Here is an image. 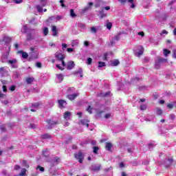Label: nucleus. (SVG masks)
<instances>
[{
    "label": "nucleus",
    "mask_w": 176,
    "mask_h": 176,
    "mask_svg": "<svg viewBox=\"0 0 176 176\" xmlns=\"http://www.w3.org/2000/svg\"><path fill=\"white\" fill-rule=\"evenodd\" d=\"M105 148L107 151H109V152H111V148H112V143L111 142L106 143Z\"/></svg>",
    "instance_id": "22"
},
{
    "label": "nucleus",
    "mask_w": 176,
    "mask_h": 176,
    "mask_svg": "<svg viewBox=\"0 0 176 176\" xmlns=\"http://www.w3.org/2000/svg\"><path fill=\"white\" fill-rule=\"evenodd\" d=\"M138 82H140V78L139 77L133 78L131 80V85H135V84L138 83Z\"/></svg>",
    "instance_id": "18"
},
{
    "label": "nucleus",
    "mask_w": 176,
    "mask_h": 176,
    "mask_svg": "<svg viewBox=\"0 0 176 176\" xmlns=\"http://www.w3.org/2000/svg\"><path fill=\"white\" fill-rule=\"evenodd\" d=\"M8 90H10V91H14V90H16V86L12 85L8 88Z\"/></svg>",
    "instance_id": "47"
},
{
    "label": "nucleus",
    "mask_w": 176,
    "mask_h": 176,
    "mask_svg": "<svg viewBox=\"0 0 176 176\" xmlns=\"http://www.w3.org/2000/svg\"><path fill=\"white\" fill-rule=\"evenodd\" d=\"M23 32H28V27H27V25H25L22 28Z\"/></svg>",
    "instance_id": "41"
},
{
    "label": "nucleus",
    "mask_w": 176,
    "mask_h": 176,
    "mask_svg": "<svg viewBox=\"0 0 176 176\" xmlns=\"http://www.w3.org/2000/svg\"><path fill=\"white\" fill-rule=\"evenodd\" d=\"M91 32H94V34H96L97 32V29L94 27L91 28Z\"/></svg>",
    "instance_id": "53"
},
{
    "label": "nucleus",
    "mask_w": 176,
    "mask_h": 176,
    "mask_svg": "<svg viewBox=\"0 0 176 176\" xmlns=\"http://www.w3.org/2000/svg\"><path fill=\"white\" fill-rule=\"evenodd\" d=\"M172 53H173L172 57H173V58H176V49H174V50L172 51Z\"/></svg>",
    "instance_id": "50"
},
{
    "label": "nucleus",
    "mask_w": 176,
    "mask_h": 176,
    "mask_svg": "<svg viewBox=\"0 0 176 176\" xmlns=\"http://www.w3.org/2000/svg\"><path fill=\"white\" fill-rule=\"evenodd\" d=\"M71 112L69 111H66L64 113V119H65V120H69L71 119Z\"/></svg>",
    "instance_id": "14"
},
{
    "label": "nucleus",
    "mask_w": 176,
    "mask_h": 176,
    "mask_svg": "<svg viewBox=\"0 0 176 176\" xmlns=\"http://www.w3.org/2000/svg\"><path fill=\"white\" fill-rule=\"evenodd\" d=\"M168 54H171V51L167 49H164V55L165 56V57H168Z\"/></svg>",
    "instance_id": "27"
},
{
    "label": "nucleus",
    "mask_w": 176,
    "mask_h": 176,
    "mask_svg": "<svg viewBox=\"0 0 176 176\" xmlns=\"http://www.w3.org/2000/svg\"><path fill=\"white\" fill-rule=\"evenodd\" d=\"M78 96H79V94H78V93L74 94H68L67 98H68V100H70V101H72V100H75V98H76V97H78Z\"/></svg>",
    "instance_id": "12"
},
{
    "label": "nucleus",
    "mask_w": 176,
    "mask_h": 176,
    "mask_svg": "<svg viewBox=\"0 0 176 176\" xmlns=\"http://www.w3.org/2000/svg\"><path fill=\"white\" fill-rule=\"evenodd\" d=\"M41 6H46L47 1L46 0H39Z\"/></svg>",
    "instance_id": "36"
},
{
    "label": "nucleus",
    "mask_w": 176,
    "mask_h": 176,
    "mask_svg": "<svg viewBox=\"0 0 176 176\" xmlns=\"http://www.w3.org/2000/svg\"><path fill=\"white\" fill-rule=\"evenodd\" d=\"M0 42H6V43H9V42H10V37L4 36L2 40H0Z\"/></svg>",
    "instance_id": "16"
},
{
    "label": "nucleus",
    "mask_w": 176,
    "mask_h": 176,
    "mask_svg": "<svg viewBox=\"0 0 176 176\" xmlns=\"http://www.w3.org/2000/svg\"><path fill=\"white\" fill-rule=\"evenodd\" d=\"M54 163H60V158L56 157L54 159Z\"/></svg>",
    "instance_id": "52"
},
{
    "label": "nucleus",
    "mask_w": 176,
    "mask_h": 176,
    "mask_svg": "<svg viewBox=\"0 0 176 176\" xmlns=\"http://www.w3.org/2000/svg\"><path fill=\"white\" fill-rule=\"evenodd\" d=\"M52 31L53 36H57V35L58 34V30H57V28L56 26H52Z\"/></svg>",
    "instance_id": "13"
},
{
    "label": "nucleus",
    "mask_w": 176,
    "mask_h": 176,
    "mask_svg": "<svg viewBox=\"0 0 176 176\" xmlns=\"http://www.w3.org/2000/svg\"><path fill=\"white\" fill-rule=\"evenodd\" d=\"M70 16L72 17H76V14H75V12L72 9L70 10Z\"/></svg>",
    "instance_id": "44"
},
{
    "label": "nucleus",
    "mask_w": 176,
    "mask_h": 176,
    "mask_svg": "<svg viewBox=\"0 0 176 176\" xmlns=\"http://www.w3.org/2000/svg\"><path fill=\"white\" fill-rule=\"evenodd\" d=\"M171 164H173V159L172 158H170V159H168L165 161V163H164V166L166 168H168V167H170V166H171Z\"/></svg>",
    "instance_id": "10"
},
{
    "label": "nucleus",
    "mask_w": 176,
    "mask_h": 176,
    "mask_svg": "<svg viewBox=\"0 0 176 176\" xmlns=\"http://www.w3.org/2000/svg\"><path fill=\"white\" fill-rule=\"evenodd\" d=\"M14 3H21L23 0H14Z\"/></svg>",
    "instance_id": "61"
},
{
    "label": "nucleus",
    "mask_w": 176,
    "mask_h": 176,
    "mask_svg": "<svg viewBox=\"0 0 176 176\" xmlns=\"http://www.w3.org/2000/svg\"><path fill=\"white\" fill-rule=\"evenodd\" d=\"M97 15L98 16V17H100V19H104V18L107 17V14H105L104 12L103 9L100 11H98L97 13Z\"/></svg>",
    "instance_id": "11"
},
{
    "label": "nucleus",
    "mask_w": 176,
    "mask_h": 176,
    "mask_svg": "<svg viewBox=\"0 0 176 176\" xmlns=\"http://www.w3.org/2000/svg\"><path fill=\"white\" fill-rule=\"evenodd\" d=\"M43 156H44V157H47V156H49V150H47V148L43 151Z\"/></svg>",
    "instance_id": "28"
},
{
    "label": "nucleus",
    "mask_w": 176,
    "mask_h": 176,
    "mask_svg": "<svg viewBox=\"0 0 176 176\" xmlns=\"http://www.w3.org/2000/svg\"><path fill=\"white\" fill-rule=\"evenodd\" d=\"M41 138H43V140H46V138H50V136L49 135V134H44L41 135Z\"/></svg>",
    "instance_id": "46"
},
{
    "label": "nucleus",
    "mask_w": 176,
    "mask_h": 176,
    "mask_svg": "<svg viewBox=\"0 0 176 176\" xmlns=\"http://www.w3.org/2000/svg\"><path fill=\"white\" fill-rule=\"evenodd\" d=\"M104 118L105 119H109V118H111V113H106Z\"/></svg>",
    "instance_id": "60"
},
{
    "label": "nucleus",
    "mask_w": 176,
    "mask_h": 176,
    "mask_svg": "<svg viewBox=\"0 0 176 176\" xmlns=\"http://www.w3.org/2000/svg\"><path fill=\"white\" fill-rule=\"evenodd\" d=\"M134 54L136 57H140L144 54V47L138 46L134 50Z\"/></svg>",
    "instance_id": "2"
},
{
    "label": "nucleus",
    "mask_w": 176,
    "mask_h": 176,
    "mask_svg": "<svg viewBox=\"0 0 176 176\" xmlns=\"http://www.w3.org/2000/svg\"><path fill=\"white\" fill-rule=\"evenodd\" d=\"M56 58L59 61H60L63 67H65V62H64V58H65V56L61 53H58L56 54Z\"/></svg>",
    "instance_id": "5"
},
{
    "label": "nucleus",
    "mask_w": 176,
    "mask_h": 176,
    "mask_svg": "<svg viewBox=\"0 0 176 176\" xmlns=\"http://www.w3.org/2000/svg\"><path fill=\"white\" fill-rule=\"evenodd\" d=\"M30 32H31V34L34 36V38H35V35H38V30L35 29L31 30Z\"/></svg>",
    "instance_id": "30"
},
{
    "label": "nucleus",
    "mask_w": 176,
    "mask_h": 176,
    "mask_svg": "<svg viewBox=\"0 0 176 176\" xmlns=\"http://www.w3.org/2000/svg\"><path fill=\"white\" fill-rule=\"evenodd\" d=\"M105 65H106L105 63L100 61V62H98V67L102 68L103 67H105Z\"/></svg>",
    "instance_id": "35"
},
{
    "label": "nucleus",
    "mask_w": 176,
    "mask_h": 176,
    "mask_svg": "<svg viewBox=\"0 0 176 176\" xmlns=\"http://www.w3.org/2000/svg\"><path fill=\"white\" fill-rule=\"evenodd\" d=\"M36 66L37 67V68H42V63L38 62L36 63Z\"/></svg>",
    "instance_id": "56"
},
{
    "label": "nucleus",
    "mask_w": 176,
    "mask_h": 176,
    "mask_svg": "<svg viewBox=\"0 0 176 176\" xmlns=\"http://www.w3.org/2000/svg\"><path fill=\"white\" fill-rule=\"evenodd\" d=\"M164 63H167V59L157 56L155 58V68L159 69V68H160V64H164Z\"/></svg>",
    "instance_id": "1"
},
{
    "label": "nucleus",
    "mask_w": 176,
    "mask_h": 176,
    "mask_svg": "<svg viewBox=\"0 0 176 176\" xmlns=\"http://www.w3.org/2000/svg\"><path fill=\"white\" fill-rule=\"evenodd\" d=\"M3 91L4 93H6V91H8V88L6 87V85H3Z\"/></svg>",
    "instance_id": "57"
},
{
    "label": "nucleus",
    "mask_w": 176,
    "mask_h": 176,
    "mask_svg": "<svg viewBox=\"0 0 176 176\" xmlns=\"http://www.w3.org/2000/svg\"><path fill=\"white\" fill-rule=\"evenodd\" d=\"M147 106L146 104H140V111H145L146 110Z\"/></svg>",
    "instance_id": "38"
},
{
    "label": "nucleus",
    "mask_w": 176,
    "mask_h": 176,
    "mask_svg": "<svg viewBox=\"0 0 176 176\" xmlns=\"http://www.w3.org/2000/svg\"><path fill=\"white\" fill-rule=\"evenodd\" d=\"M36 169L40 170V171H41V173H43V171H45V168L41 166H38Z\"/></svg>",
    "instance_id": "49"
},
{
    "label": "nucleus",
    "mask_w": 176,
    "mask_h": 176,
    "mask_svg": "<svg viewBox=\"0 0 176 176\" xmlns=\"http://www.w3.org/2000/svg\"><path fill=\"white\" fill-rule=\"evenodd\" d=\"M67 52H68V53H72V52H74V48H67Z\"/></svg>",
    "instance_id": "62"
},
{
    "label": "nucleus",
    "mask_w": 176,
    "mask_h": 176,
    "mask_svg": "<svg viewBox=\"0 0 176 176\" xmlns=\"http://www.w3.org/2000/svg\"><path fill=\"white\" fill-rule=\"evenodd\" d=\"M58 107L60 109H63V108H65V107H67V101L64 100H58Z\"/></svg>",
    "instance_id": "7"
},
{
    "label": "nucleus",
    "mask_w": 176,
    "mask_h": 176,
    "mask_svg": "<svg viewBox=\"0 0 176 176\" xmlns=\"http://www.w3.org/2000/svg\"><path fill=\"white\" fill-rule=\"evenodd\" d=\"M119 166L120 168H123L124 167V163L120 162Z\"/></svg>",
    "instance_id": "63"
},
{
    "label": "nucleus",
    "mask_w": 176,
    "mask_h": 176,
    "mask_svg": "<svg viewBox=\"0 0 176 176\" xmlns=\"http://www.w3.org/2000/svg\"><path fill=\"white\" fill-rule=\"evenodd\" d=\"M110 95H111V92L110 91H108V92H106V93L101 92L100 94V97H109Z\"/></svg>",
    "instance_id": "24"
},
{
    "label": "nucleus",
    "mask_w": 176,
    "mask_h": 176,
    "mask_svg": "<svg viewBox=\"0 0 176 176\" xmlns=\"http://www.w3.org/2000/svg\"><path fill=\"white\" fill-rule=\"evenodd\" d=\"M56 68H58L60 71H64V68L60 66V65H56Z\"/></svg>",
    "instance_id": "58"
},
{
    "label": "nucleus",
    "mask_w": 176,
    "mask_h": 176,
    "mask_svg": "<svg viewBox=\"0 0 176 176\" xmlns=\"http://www.w3.org/2000/svg\"><path fill=\"white\" fill-rule=\"evenodd\" d=\"M30 51L31 52L30 53L29 59L36 60V58H38V56L39 55V54H38V52H34V47H31Z\"/></svg>",
    "instance_id": "3"
},
{
    "label": "nucleus",
    "mask_w": 176,
    "mask_h": 176,
    "mask_svg": "<svg viewBox=\"0 0 176 176\" xmlns=\"http://www.w3.org/2000/svg\"><path fill=\"white\" fill-rule=\"evenodd\" d=\"M74 157L78 160L79 163L82 164L83 163V159H85V156H83V154L82 152L79 151L78 153H76L74 155Z\"/></svg>",
    "instance_id": "4"
},
{
    "label": "nucleus",
    "mask_w": 176,
    "mask_h": 176,
    "mask_svg": "<svg viewBox=\"0 0 176 176\" xmlns=\"http://www.w3.org/2000/svg\"><path fill=\"white\" fill-rule=\"evenodd\" d=\"M47 123L48 124V129H52L54 127L56 124H58V122L57 121H53L52 120H47Z\"/></svg>",
    "instance_id": "6"
},
{
    "label": "nucleus",
    "mask_w": 176,
    "mask_h": 176,
    "mask_svg": "<svg viewBox=\"0 0 176 176\" xmlns=\"http://www.w3.org/2000/svg\"><path fill=\"white\" fill-rule=\"evenodd\" d=\"M78 45H79V40H74L72 42V47H75V46H78Z\"/></svg>",
    "instance_id": "29"
},
{
    "label": "nucleus",
    "mask_w": 176,
    "mask_h": 176,
    "mask_svg": "<svg viewBox=\"0 0 176 176\" xmlns=\"http://www.w3.org/2000/svg\"><path fill=\"white\" fill-rule=\"evenodd\" d=\"M0 98H6V95L0 93Z\"/></svg>",
    "instance_id": "64"
},
{
    "label": "nucleus",
    "mask_w": 176,
    "mask_h": 176,
    "mask_svg": "<svg viewBox=\"0 0 176 176\" xmlns=\"http://www.w3.org/2000/svg\"><path fill=\"white\" fill-rule=\"evenodd\" d=\"M74 91H75V88L74 87H69L67 89L68 94H70V93H74Z\"/></svg>",
    "instance_id": "40"
},
{
    "label": "nucleus",
    "mask_w": 176,
    "mask_h": 176,
    "mask_svg": "<svg viewBox=\"0 0 176 176\" xmlns=\"http://www.w3.org/2000/svg\"><path fill=\"white\" fill-rule=\"evenodd\" d=\"M119 65V60H114L111 61V65L113 67H116V65Z\"/></svg>",
    "instance_id": "33"
},
{
    "label": "nucleus",
    "mask_w": 176,
    "mask_h": 176,
    "mask_svg": "<svg viewBox=\"0 0 176 176\" xmlns=\"http://www.w3.org/2000/svg\"><path fill=\"white\" fill-rule=\"evenodd\" d=\"M101 0H96L95 1V8H100V6L101 5Z\"/></svg>",
    "instance_id": "32"
},
{
    "label": "nucleus",
    "mask_w": 176,
    "mask_h": 176,
    "mask_svg": "<svg viewBox=\"0 0 176 176\" xmlns=\"http://www.w3.org/2000/svg\"><path fill=\"white\" fill-rule=\"evenodd\" d=\"M87 111V112H89V113H93V112L91 111V107H90V106H89Z\"/></svg>",
    "instance_id": "59"
},
{
    "label": "nucleus",
    "mask_w": 176,
    "mask_h": 176,
    "mask_svg": "<svg viewBox=\"0 0 176 176\" xmlns=\"http://www.w3.org/2000/svg\"><path fill=\"white\" fill-rule=\"evenodd\" d=\"M43 34L44 36H46L47 35V34H49V28H43Z\"/></svg>",
    "instance_id": "26"
},
{
    "label": "nucleus",
    "mask_w": 176,
    "mask_h": 176,
    "mask_svg": "<svg viewBox=\"0 0 176 176\" xmlns=\"http://www.w3.org/2000/svg\"><path fill=\"white\" fill-rule=\"evenodd\" d=\"M76 74H83V70L82 69V68H79L78 70L76 72Z\"/></svg>",
    "instance_id": "55"
},
{
    "label": "nucleus",
    "mask_w": 176,
    "mask_h": 176,
    "mask_svg": "<svg viewBox=\"0 0 176 176\" xmlns=\"http://www.w3.org/2000/svg\"><path fill=\"white\" fill-rule=\"evenodd\" d=\"M91 171H100L101 170V164H94L90 167Z\"/></svg>",
    "instance_id": "8"
},
{
    "label": "nucleus",
    "mask_w": 176,
    "mask_h": 176,
    "mask_svg": "<svg viewBox=\"0 0 176 176\" xmlns=\"http://www.w3.org/2000/svg\"><path fill=\"white\" fill-rule=\"evenodd\" d=\"M20 53H22L23 58H28V54H27V52H24L23 51H21Z\"/></svg>",
    "instance_id": "37"
},
{
    "label": "nucleus",
    "mask_w": 176,
    "mask_h": 176,
    "mask_svg": "<svg viewBox=\"0 0 176 176\" xmlns=\"http://www.w3.org/2000/svg\"><path fill=\"white\" fill-rule=\"evenodd\" d=\"M92 61H93V59L91 58H88L87 60V64H88V65H90Z\"/></svg>",
    "instance_id": "48"
},
{
    "label": "nucleus",
    "mask_w": 176,
    "mask_h": 176,
    "mask_svg": "<svg viewBox=\"0 0 176 176\" xmlns=\"http://www.w3.org/2000/svg\"><path fill=\"white\" fill-rule=\"evenodd\" d=\"M75 67V63L74 61H69L67 65V69H72Z\"/></svg>",
    "instance_id": "15"
},
{
    "label": "nucleus",
    "mask_w": 176,
    "mask_h": 176,
    "mask_svg": "<svg viewBox=\"0 0 176 176\" xmlns=\"http://www.w3.org/2000/svg\"><path fill=\"white\" fill-rule=\"evenodd\" d=\"M56 76L59 82H61V81L64 80V75L62 74H56Z\"/></svg>",
    "instance_id": "21"
},
{
    "label": "nucleus",
    "mask_w": 176,
    "mask_h": 176,
    "mask_svg": "<svg viewBox=\"0 0 176 176\" xmlns=\"http://www.w3.org/2000/svg\"><path fill=\"white\" fill-rule=\"evenodd\" d=\"M128 2L131 3L130 6L132 9H134V8H135V5L134 4V0H128Z\"/></svg>",
    "instance_id": "34"
},
{
    "label": "nucleus",
    "mask_w": 176,
    "mask_h": 176,
    "mask_svg": "<svg viewBox=\"0 0 176 176\" xmlns=\"http://www.w3.org/2000/svg\"><path fill=\"white\" fill-rule=\"evenodd\" d=\"M26 83L27 85H31L34 80H35V78L34 77H28L26 78Z\"/></svg>",
    "instance_id": "17"
},
{
    "label": "nucleus",
    "mask_w": 176,
    "mask_h": 176,
    "mask_svg": "<svg viewBox=\"0 0 176 176\" xmlns=\"http://www.w3.org/2000/svg\"><path fill=\"white\" fill-rule=\"evenodd\" d=\"M16 59H14V60H8V63H10V64H11V65H12V67H13V64H14V63H16Z\"/></svg>",
    "instance_id": "51"
},
{
    "label": "nucleus",
    "mask_w": 176,
    "mask_h": 176,
    "mask_svg": "<svg viewBox=\"0 0 176 176\" xmlns=\"http://www.w3.org/2000/svg\"><path fill=\"white\" fill-rule=\"evenodd\" d=\"M93 152H94V153H96V154H97V153H98V147H97V146H94L93 147Z\"/></svg>",
    "instance_id": "45"
},
{
    "label": "nucleus",
    "mask_w": 176,
    "mask_h": 176,
    "mask_svg": "<svg viewBox=\"0 0 176 176\" xmlns=\"http://www.w3.org/2000/svg\"><path fill=\"white\" fill-rule=\"evenodd\" d=\"M27 170L25 168H23L21 171V173H19V176H24V175H27Z\"/></svg>",
    "instance_id": "31"
},
{
    "label": "nucleus",
    "mask_w": 176,
    "mask_h": 176,
    "mask_svg": "<svg viewBox=\"0 0 176 176\" xmlns=\"http://www.w3.org/2000/svg\"><path fill=\"white\" fill-rule=\"evenodd\" d=\"M115 41H116L117 42L119 41V36H116L114 37V38L110 42L109 46H113V45L115 44Z\"/></svg>",
    "instance_id": "19"
},
{
    "label": "nucleus",
    "mask_w": 176,
    "mask_h": 176,
    "mask_svg": "<svg viewBox=\"0 0 176 176\" xmlns=\"http://www.w3.org/2000/svg\"><path fill=\"white\" fill-rule=\"evenodd\" d=\"M167 107L169 109H173V108H174V104H168Z\"/></svg>",
    "instance_id": "54"
},
{
    "label": "nucleus",
    "mask_w": 176,
    "mask_h": 176,
    "mask_svg": "<svg viewBox=\"0 0 176 176\" xmlns=\"http://www.w3.org/2000/svg\"><path fill=\"white\" fill-rule=\"evenodd\" d=\"M42 8H43V6L41 5H38L36 6V9L38 12V13H42V12H43V9Z\"/></svg>",
    "instance_id": "25"
},
{
    "label": "nucleus",
    "mask_w": 176,
    "mask_h": 176,
    "mask_svg": "<svg viewBox=\"0 0 176 176\" xmlns=\"http://www.w3.org/2000/svg\"><path fill=\"white\" fill-rule=\"evenodd\" d=\"M106 27L107 30H111V28H112V23L108 22L106 25Z\"/></svg>",
    "instance_id": "42"
},
{
    "label": "nucleus",
    "mask_w": 176,
    "mask_h": 176,
    "mask_svg": "<svg viewBox=\"0 0 176 176\" xmlns=\"http://www.w3.org/2000/svg\"><path fill=\"white\" fill-rule=\"evenodd\" d=\"M156 113L157 115L160 116L163 113V111L160 109H156Z\"/></svg>",
    "instance_id": "43"
},
{
    "label": "nucleus",
    "mask_w": 176,
    "mask_h": 176,
    "mask_svg": "<svg viewBox=\"0 0 176 176\" xmlns=\"http://www.w3.org/2000/svg\"><path fill=\"white\" fill-rule=\"evenodd\" d=\"M80 122L82 126H86V127H89V122H90L89 120H82Z\"/></svg>",
    "instance_id": "20"
},
{
    "label": "nucleus",
    "mask_w": 176,
    "mask_h": 176,
    "mask_svg": "<svg viewBox=\"0 0 176 176\" xmlns=\"http://www.w3.org/2000/svg\"><path fill=\"white\" fill-rule=\"evenodd\" d=\"M32 108L30 109L31 112H36L37 109L41 108V103H34L32 105Z\"/></svg>",
    "instance_id": "9"
},
{
    "label": "nucleus",
    "mask_w": 176,
    "mask_h": 176,
    "mask_svg": "<svg viewBox=\"0 0 176 176\" xmlns=\"http://www.w3.org/2000/svg\"><path fill=\"white\" fill-rule=\"evenodd\" d=\"M27 41H32L33 39H35V37L31 34L28 33L26 36Z\"/></svg>",
    "instance_id": "23"
},
{
    "label": "nucleus",
    "mask_w": 176,
    "mask_h": 176,
    "mask_svg": "<svg viewBox=\"0 0 176 176\" xmlns=\"http://www.w3.org/2000/svg\"><path fill=\"white\" fill-rule=\"evenodd\" d=\"M22 166L23 167H26L27 168H30V165L27 164V161H25V160H23L22 162Z\"/></svg>",
    "instance_id": "39"
}]
</instances>
